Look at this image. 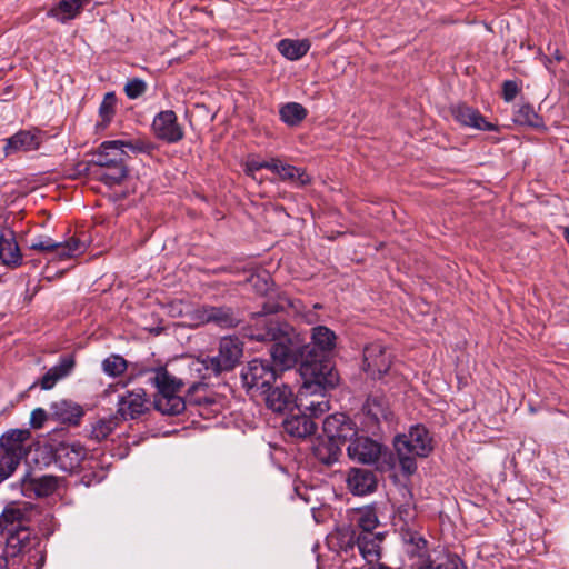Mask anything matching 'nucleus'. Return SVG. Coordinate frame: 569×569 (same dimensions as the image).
Masks as SVG:
<instances>
[{
    "mask_svg": "<svg viewBox=\"0 0 569 569\" xmlns=\"http://www.w3.org/2000/svg\"><path fill=\"white\" fill-rule=\"evenodd\" d=\"M292 307V300L283 293L277 295L276 300L268 298L262 305V311L256 312L252 322L244 329V336L250 340L272 342L271 360L281 368V371L293 367L299 357L309 351L305 338L289 323L269 317Z\"/></svg>",
    "mask_w": 569,
    "mask_h": 569,
    "instance_id": "nucleus-1",
    "label": "nucleus"
},
{
    "mask_svg": "<svg viewBox=\"0 0 569 569\" xmlns=\"http://www.w3.org/2000/svg\"><path fill=\"white\" fill-rule=\"evenodd\" d=\"M337 336L326 326H317L311 330L312 347L309 351L299 357L301 360L300 373L303 379V388L307 392H317L318 390L335 388L339 382L338 371L328 360H317L316 350L321 353L331 352L336 347Z\"/></svg>",
    "mask_w": 569,
    "mask_h": 569,
    "instance_id": "nucleus-2",
    "label": "nucleus"
},
{
    "mask_svg": "<svg viewBox=\"0 0 569 569\" xmlns=\"http://www.w3.org/2000/svg\"><path fill=\"white\" fill-rule=\"evenodd\" d=\"M0 536L6 539V552L11 558L30 552L39 543V537L30 529L24 510L16 505L7 506L0 515Z\"/></svg>",
    "mask_w": 569,
    "mask_h": 569,
    "instance_id": "nucleus-3",
    "label": "nucleus"
},
{
    "mask_svg": "<svg viewBox=\"0 0 569 569\" xmlns=\"http://www.w3.org/2000/svg\"><path fill=\"white\" fill-rule=\"evenodd\" d=\"M151 375L148 380L157 388L153 407L157 411L164 416H178L186 409L184 399L179 392L184 387L182 379L169 373L163 367L150 369Z\"/></svg>",
    "mask_w": 569,
    "mask_h": 569,
    "instance_id": "nucleus-4",
    "label": "nucleus"
},
{
    "mask_svg": "<svg viewBox=\"0 0 569 569\" xmlns=\"http://www.w3.org/2000/svg\"><path fill=\"white\" fill-rule=\"evenodd\" d=\"M395 450L399 458L401 470L412 475L417 470L416 458H425L432 451L431 438L428 430L421 426H412L408 433L395 438Z\"/></svg>",
    "mask_w": 569,
    "mask_h": 569,
    "instance_id": "nucleus-5",
    "label": "nucleus"
},
{
    "mask_svg": "<svg viewBox=\"0 0 569 569\" xmlns=\"http://www.w3.org/2000/svg\"><path fill=\"white\" fill-rule=\"evenodd\" d=\"M279 371L282 372L281 368L278 370L271 360L254 358L241 368L242 387L250 396L258 397L276 383Z\"/></svg>",
    "mask_w": 569,
    "mask_h": 569,
    "instance_id": "nucleus-6",
    "label": "nucleus"
},
{
    "mask_svg": "<svg viewBox=\"0 0 569 569\" xmlns=\"http://www.w3.org/2000/svg\"><path fill=\"white\" fill-rule=\"evenodd\" d=\"M243 356V343L237 337H223L219 342L218 355L203 358L200 363L204 369L203 378L218 377L231 371Z\"/></svg>",
    "mask_w": 569,
    "mask_h": 569,
    "instance_id": "nucleus-7",
    "label": "nucleus"
},
{
    "mask_svg": "<svg viewBox=\"0 0 569 569\" xmlns=\"http://www.w3.org/2000/svg\"><path fill=\"white\" fill-rule=\"evenodd\" d=\"M29 249L52 253L53 259L63 261L83 254L87 250V244L76 237H71L63 242H57L52 238L44 236L33 240L29 244Z\"/></svg>",
    "mask_w": 569,
    "mask_h": 569,
    "instance_id": "nucleus-8",
    "label": "nucleus"
},
{
    "mask_svg": "<svg viewBox=\"0 0 569 569\" xmlns=\"http://www.w3.org/2000/svg\"><path fill=\"white\" fill-rule=\"evenodd\" d=\"M191 320L197 325L213 323L221 329H231L240 322V316L236 309L229 306L203 305L191 313Z\"/></svg>",
    "mask_w": 569,
    "mask_h": 569,
    "instance_id": "nucleus-9",
    "label": "nucleus"
},
{
    "mask_svg": "<svg viewBox=\"0 0 569 569\" xmlns=\"http://www.w3.org/2000/svg\"><path fill=\"white\" fill-rule=\"evenodd\" d=\"M52 455L56 465L60 470L74 473L78 472L87 459V449L78 441H61L52 446Z\"/></svg>",
    "mask_w": 569,
    "mask_h": 569,
    "instance_id": "nucleus-10",
    "label": "nucleus"
},
{
    "mask_svg": "<svg viewBox=\"0 0 569 569\" xmlns=\"http://www.w3.org/2000/svg\"><path fill=\"white\" fill-rule=\"evenodd\" d=\"M391 351L381 342H371L363 349V369L372 379H381L390 370Z\"/></svg>",
    "mask_w": 569,
    "mask_h": 569,
    "instance_id": "nucleus-11",
    "label": "nucleus"
},
{
    "mask_svg": "<svg viewBox=\"0 0 569 569\" xmlns=\"http://www.w3.org/2000/svg\"><path fill=\"white\" fill-rule=\"evenodd\" d=\"M385 450L387 448L380 442L358 433L347 447L348 457L353 461L365 465L376 463Z\"/></svg>",
    "mask_w": 569,
    "mask_h": 569,
    "instance_id": "nucleus-12",
    "label": "nucleus"
},
{
    "mask_svg": "<svg viewBox=\"0 0 569 569\" xmlns=\"http://www.w3.org/2000/svg\"><path fill=\"white\" fill-rule=\"evenodd\" d=\"M152 131L154 136L167 143H177L183 139L184 132L178 123L174 111L164 110L157 113L152 121Z\"/></svg>",
    "mask_w": 569,
    "mask_h": 569,
    "instance_id": "nucleus-13",
    "label": "nucleus"
},
{
    "mask_svg": "<svg viewBox=\"0 0 569 569\" xmlns=\"http://www.w3.org/2000/svg\"><path fill=\"white\" fill-rule=\"evenodd\" d=\"M322 429L328 439L341 445L350 442L358 433L356 423L345 413H333L323 420Z\"/></svg>",
    "mask_w": 569,
    "mask_h": 569,
    "instance_id": "nucleus-14",
    "label": "nucleus"
},
{
    "mask_svg": "<svg viewBox=\"0 0 569 569\" xmlns=\"http://www.w3.org/2000/svg\"><path fill=\"white\" fill-rule=\"evenodd\" d=\"M117 413L123 419H138L148 411V398L144 389L127 390L119 396Z\"/></svg>",
    "mask_w": 569,
    "mask_h": 569,
    "instance_id": "nucleus-15",
    "label": "nucleus"
},
{
    "mask_svg": "<svg viewBox=\"0 0 569 569\" xmlns=\"http://www.w3.org/2000/svg\"><path fill=\"white\" fill-rule=\"evenodd\" d=\"M362 411L366 416L367 428L372 432H375L376 429H380L382 421L388 422L392 418L389 403L383 396H369L363 405Z\"/></svg>",
    "mask_w": 569,
    "mask_h": 569,
    "instance_id": "nucleus-16",
    "label": "nucleus"
},
{
    "mask_svg": "<svg viewBox=\"0 0 569 569\" xmlns=\"http://www.w3.org/2000/svg\"><path fill=\"white\" fill-rule=\"evenodd\" d=\"M127 153L121 140L103 141L92 154L90 163L100 168H111L124 164Z\"/></svg>",
    "mask_w": 569,
    "mask_h": 569,
    "instance_id": "nucleus-17",
    "label": "nucleus"
},
{
    "mask_svg": "<svg viewBox=\"0 0 569 569\" xmlns=\"http://www.w3.org/2000/svg\"><path fill=\"white\" fill-rule=\"evenodd\" d=\"M268 409L276 413H283L292 410L296 406V397L288 385H272L268 391L261 395Z\"/></svg>",
    "mask_w": 569,
    "mask_h": 569,
    "instance_id": "nucleus-18",
    "label": "nucleus"
},
{
    "mask_svg": "<svg viewBox=\"0 0 569 569\" xmlns=\"http://www.w3.org/2000/svg\"><path fill=\"white\" fill-rule=\"evenodd\" d=\"M4 154L11 156L18 152H28L39 149L42 138L39 131L20 130L4 140Z\"/></svg>",
    "mask_w": 569,
    "mask_h": 569,
    "instance_id": "nucleus-19",
    "label": "nucleus"
},
{
    "mask_svg": "<svg viewBox=\"0 0 569 569\" xmlns=\"http://www.w3.org/2000/svg\"><path fill=\"white\" fill-rule=\"evenodd\" d=\"M451 112L455 120L462 126L483 131H493L497 129V127L488 122L477 109L465 103L453 106Z\"/></svg>",
    "mask_w": 569,
    "mask_h": 569,
    "instance_id": "nucleus-20",
    "label": "nucleus"
},
{
    "mask_svg": "<svg viewBox=\"0 0 569 569\" xmlns=\"http://www.w3.org/2000/svg\"><path fill=\"white\" fill-rule=\"evenodd\" d=\"M28 429H11L0 438V451L10 457L23 459L26 456L24 442L30 438Z\"/></svg>",
    "mask_w": 569,
    "mask_h": 569,
    "instance_id": "nucleus-21",
    "label": "nucleus"
},
{
    "mask_svg": "<svg viewBox=\"0 0 569 569\" xmlns=\"http://www.w3.org/2000/svg\"><path fill=\"white\" fill-rule=\"evenodd\" d=\"M347 486L353 495L365 496L376 490L377 478L371 470L352 468L347 477Z\"/></svg>",
    "mask_w": 569,
    "mask_h": 569,
    "instance_id": "nucleus-22",
    "label": "nucleus"
},
{
    "mask_svg": "<svg viewBox=\"0 0 569 569\" xmlns=\"http://www.w3.org/2000/svg\"><path fill=\"white\" fill-rule=\"evenodd\" d=\"M284 431L295 438L305 439L312 436L317 430L313 419L298 409L297 413H291L282 422Z\"/></svg>",
    "mask_w": 569,
    "mask_h": 569,
    "instance_id": "nucleus-23",
    "label": "nucleus"
},
{
    "mask_svg": "<svg viewBox=\"0 0 569 569\" xmlns=\"http://www.w3.org/2000/svg\"><path fill=\"white\" fill-rule=\"evenodd\" d=\"M0 259L11 268L21 264L22 256L16 240V233L9 227H3L0 233Z\"/></svg>",
    "mask_w": 569,
    "mask_h": 569,
    "instance_id": "nucleus-24",
    "label": "nucleus"
},
{
    "mask_svg": "<svg viewBox=\"0 0 569 569\" xmlns=\"http://www.w3.org/2000/svg\"><path fill=\"white\" fill-rule=\"evenodd\" d=\"M383 539L385 533L382 532H360L358 535V549L368 565L379 562Z\"/></svg>",
    "mask_w": 569,
    "mask_h": 569,
    "instance_id": "nucleus-25",
    "label": "nucleus"
},
{
    "mask_svg": "<svg viewBox=\"0 0 569 569\" xmlns=\"http://www.w3.org/2000/svg\"><path fill=\"white\" fill-rule=\"evenodd\" d=\"M50 410L54 420L74 426L79 423L84 413L80 405L66 399L52 402Z\"/></svg>",
    "mask_w": 569,
    "mask_h": 569,
    "instance_id": "nucleus-26",
    "label": "nucleus"
},
{
    "mask_svg": "<svg viewBox=\"0 0 569 569\" xmlns=\"http://www.w3.org/2000/svg\"><path fill=\"white\" fill-rule=\"evenodd\" d=\"M90 3V0H60L57 6L48 11V17L54 18L61 23L76 19Z\"/></svg>",
    "mask_w": 569,
    "mask_h": 569,
    "instance_id": "nucleus-27",
    "label": "nucleus"
},
{
    "mask_svg": "<svg viewBox=\"0 0 569 569\" xmlns=\"http://www.w3.org/2000/svg\"><path fill=\"white\" fill-rule=\"evenodd\" d=\"M74 365L76 362L72 356L61 357L59 363L50 368L41 378L39 382L41 389H52L59 380L68 377L71 373Z\"/></svg>",
    "mask_w": 569,
    "mask_h": 569,
    "instance_id": "nucleus-28",
    "label": "nucleus"
},
{
    "mask_svg": "<svg viewBox=\"0 0 569 569\" xmlns=\"http://www.w3.org/2000/svg\"><path fill=\"white\" fill-rule=\"evenodd\" d=\"M58 487L57 477L43 475L40 477H27L22 480V488L26 493H33L36 497H47L56 491Z\"/></svg>",
    "mask_w": 569,
    "mask_h": 569,
    "instance_id": "nucleus-29",
    "label": "nucleus"
},
{
    "mask_svg": "<svg viewBox=\"0 0 569 569\" xmlns=\"http://www.w3.org/2000/svg\"><path fill=\"white\" fill-rule=\"evenodd\" d=\"M271 171L279 176V179L297 186H306L311 179L308 173L298 167L283 163L280 159L273 158Z\"/></svg>",
    "mask_w": 569,
    "mask_h": 569,
    "instance_id": "nucleus-30",
    "label": "nucleus"
},
{
    "mask_svg": "<svg viewBox=\"0 0 569 569\" xmlns=\"http://www.w3.org/2000/svg\"><path fill=\"white\" fill-rule=\"evenodd\" d=\"M309 49L308 40L282 39L278 42L279 52L291 61L302 58Z\"/></svg>",
    "mask_w": 569,
    "mask_h": 569,
    "instance_id": "nucleus-31",
    "label": "nucleus"
},
{
    "mask_svg": "<svg viewBox=\"0 0 569 569\" xmlns=\"http://www.w3.org/2000/svg\"><path fill=\"white\" fill-rule=\"evenodd\" d=\"M401 536L402 541L408 546V553L420 558L426 556L428 542L419 532L407 529Z\"/></svg>",
    "mask_w": 569,
    "mask_h": 569,
    "instance_id": "nucleus-32",
    "label": "nucleus"
},
{
    "mask_svg": "<svg viewBox=\"0 0 569 569\" xmlns=\"http://www.w3.org/2000/svg\"><path fill=\"white\" fill-rule=\"evenodd\" d=\"M307 110L298 102H288L279 110L280 119L288 126L295 127L307 117Z\"/></svg>",
    "mask_w": 569,
    "mask_h": 569,
    "instance_id": "nucleus-33",
    "label": "nucleus"
},
{
    "mask_svg": "<svg viewBox=\"0 0 569 569\" xmlns=\"http://www.w3.org/2000/svg\"><path fill=\"white\" fill-rule=\"evenodd\" d=\"M418 569H467V566L458 555L447 553L439 562L428 557Z\"/></svg>",
    "mask_w": 569,
    "mask_h": 569,
    "instance_id": "nucleus-34",
    "label": "nucleus"
},
{
    "mask_svg": "<svg viewBox=\"0 0 569 569\" xmlns=\"http://www.w3.org/2000/svg\"><path fill=\"white\" fill-rule=\"evenodd\" d=\"M513 122L520 126H529L532 128L541 127L542 119L535 111L533 107L526 103L520 106L513 113Z\"/></svg>",
    "mask_w": 569,
    "mask_h": 569,
    "instance_id": "nucleus-35",
    "label": "nucleus"
},
{
    "mask_svg": "<svg viewBox=\"0 0 569 569\" xmlns=\"http://www.w3.org/2000/svg\"><path fill=\"white\" fill-rule=\"evenodd\" d=\"M353 520L356 521L357 527L362 530L361 532H373V529L379 525L375 508L369 506L358 509L355 512Z\"/></svg>",
    "mask_w": 569,
    "mask_h": 569,
    "instance_id": "nucleus-36",
    "label": "nucleus"
},
{
    "mask_svg": "<svg viewBox=\"0 0 569 569\" xmlns=\"http://www.w3.org/2000/svg\"><path fill=\"white\" fill-rule=\"evenodd\" d=\"M341 443L328 439L327 442L320 443L316 448L317 458L325 465L330 466L338 461L339 456L341 455Z\"/></svg>",
    "mask_w": 569,
    "mask_h": 569,
    "instance_id": "nucleus-37",
    "label": "nucleus"
},
{
    "mask_svg": "<svg viewBox=\"0 0 569 569\" xmlns=\"http://www.w3.org/2000/svg\"><path fill=\"white\" fill-rule=\"evenodd\" d=\"M302 391L305 393H309L311 396L319 395L321 397L320 400H310L308 405H305L306 410L309 411L310 418H318L319 416L323 415L325 412L330 410L329 400L325 399V392L329 390L330 388L318 390L317 392H307L303 386L301 387Z\"/></svg>",
    "mask_w": 569,
    "mask_h": 569,
    "instance_id": "nucleus-38",
    "label": "nucleus"
},
{
    "mask_svg": "<svg viewBox=\"0 0 569 569\" xmlns=\"http://www.w3.org/2000/svg\"><path fill=\"white\" fill-rule=\"evenodd\" d=\"M338 551L348 553L358 547V535L353 529L342 528L337 531Z\"/></svg>",
    "mask_w": 569,
    "mask_h": 569,
    "instance_id": "nucleus-39",
    "label": "nucleus"
},
{
    "mask_svg": "<svg viewBox=\"0 0 569 569\" xmlns=\"http://www.w3.org/2000/svg\"><path fill=\"white\" fill-rule=\"evenodd\" d=\"M98 179L104 184L112 187L116 184H120L122 180L127 177V168L126 164L106 168V171H101L97 173Z\"/></svg>",
    "mask_w": 569,
    "mask_h": 569,
    "instance_id": "nucleus-40",
    "label": "nucleus"
},
{
    "mask_svg": "<svg viewBox=\"0 0 569 569\" xmlns=\"http://www.w3.org/2000/svg\"><path fill=\"white\" fill-rule=\"evenodd\" d=\"M127 368V360L119 355H111L102 361V370L110 377L121 376Z\"/></svg>",
    "mask_w": 569,
    "mask_h": 569,
    "instance_id": "nucleus-41",
    "label": "nucleus"
},
{
    "mask_svg": "<svg viewBox=\"0 0 569 569\" xmlns=\"http://www.w3.org/2000/svg\"><path fill=\"white\" fill-rule=\"evenodd\" d=\"M123 149L132 151L133 153L152 154L157 150L156 143L147 139L121 140Z\"/></svg>",
    "mask_w": 569,
    "mask_h": 569,
    "instance_id": "nucleus-42",
    "label": "nucleus"
},
{
    "mask_svg": "<svg viewBox=\"0 0 569 569\" xmlns=\"http://www.w3.org/2000/svg\"><path fill=\"white\" fill-rule=\"evenodd\" d=\"M21 459L0 453V483L10 478L17 470Z\"/></svg>",
    "mask_w": 569,
    "mask_h": 569,
    "instance_id": "nucleus-43",
    "label": "nucleus"
},
{
    "mask_svg": "<svg viewBox=\"0 0 569 569\" xmlns=\"http://www.w3.org/2000/svg\"><path fill=\"white\" fill-rule=\"evenodd\" d=\"M117 97L114 92L104 94L103 100L99 107V114L104 123H109L116 112Z\"/></svg>",
    "mask_w": 569,
    "mask_h": 569,
    "instance_id": "nucleus-44",
    "label": "nucleus"
},
{
    "mask_svg": "<svg viewBox=\"0 0 569 569\" xmlns=\"http://www.w3.org/2000/svg\"><path fill=\"white\" fill-rule=\"evenodd\" d=\"M116 423L112 420H99L91 429L90 438L97 441H102L114 430Z\"/></svg>",
    "mask_w": 569,
    "mask_h": 569,
    "instance_id": "nucleus-45",
    "label": "nucleus"
},
{
    "mask_svg": "<svg viewBox=\"0 0 569 569\" xmlns=\"http://www.w3.org/2000/svg\"><path fill=\"white\" fill-rule=\"evenodd\" d=\"M147 83L140 78H133L128 80L124 86V93L129 99H138L147 91Z\"/></svg>",
    "mask_w": 569,
    "mask_h": 569,
    "instance_id": "nucleus-46",
    "label": "nucleus"
},
{
    "mask_svg": "<svg viewBox=\"0 0 569 569\" xmlns=\"http://www.w3.org/2000/svg\"><path fill=\"white\" fill-rule=\"evenodd\" d=\"M273 159L269 161H260L256 158H249L244 164V172L254 180H258L256 173L261 169H268L271 171Z\"/></svg>",
    "mask_w": 569,
    "mask_h": 569,
    "instance_id": "nucleus-47",
    "label": "nucleus"
},
{
    "mask_svg": "<svg viewBox=\"0 0 569 569\" xmlns=\"http://www.w3.org/2000/svg\"><path fill=\"white\" fill-rule=\"evenodd\" d=\"M519 86L513 80H506L502 83V98L506 102H511L519 92Z\"/></svg>",
    "mask_w": 569,
    "mask_h": 569,
    "instance_id": "nucleus-48",
    "label": "nucleus"
},
{
    "mask_svg": "<svg viewBox=\"0 0 569 569\" xmlns=\"http://www.w3.org/2000/svg\"><path fill=\"white\" fill-rule=\"evenodd\" d=\"M48 419V413L42 408H37L31 412L30 416V426L33 429H40L43 427L46 420Z\"/></svg>",
    "mask_w": 569,
    "mask_h": 569,
    "instance_id": "nucleus-49",
    "label": "nucleus"
},
{
    "mask_svg": "<svg viewBox=\"0 0 569 569\" xmlns=\"http://www.w3.org/2000/svg\"><path fill=\"white\" fill-rule=\"evenodd\" d=\"M33 557H38L36 560V566H37V569H40L44 565V561H46L44 552L41 550H36V553Z\"/></svg>",
    "mask_w": 569,
    "mask_h": 569,
    "instance_id": "nucleus-50",
    "label": "nucleus"
},
{
    "mask_svg": "<svg viewBox=\"0 0 569 569\" xmlns=\"http://www.w3.org/2000/svg\"><path fill=\"white\" fill-rule=\"evenodd\" d=\"M10 556L7 555L6 550L3 551V555H0V569H8V558Z\"/></svg>",
    "mask_w": 569,
    "mask_h": 569,
    "instance_id": "nucleus-51",
    "label": "nucleus"
},
{
    "mask_svg": "<svg viewBox=\"0 0 569 569\" xmlns=\"http://www.w3.org/2000/svg\"><path fill=\"white\" fill-rule=\"evenodd\" d=\"M368 569H392V568L382 562H376V563L368 565Z\"/></svg>",
    "mask_w": 569,
    "mask_h": 569,
    "instance_id": "nucleus-52",
    "label": "nucleus"
},
{
    "mask_svg": "<svg viewBox=\"0 0 569 569\" xmlns=\"http://www.w3.org/2000/svg\"><path fill=\"white\" fill-rule=\"evenodd\" d=\"M553 58L557 61H561L562 60V54L560 53V51L558 49L555 50Z\"/></svg>",
    "mask_w": 569,
    "mask_h": 569,
    "instance_id": "nucleus-53",
    "label": "nucleus"
},
{
    "mask_svg": "<svg viewBox=\"0 0 569 569\" xmlns=\"http://www.w3.org/2000/svg\"><path fill=\"white\" fill-rule=\"evenodd\" d=\"M563 237H565L566 241H567V242H568V244H569V227H566V228L563 229Z\"/></svg>",
    "mask_w": 569,
    "mask_h": 569,
    "instance_id": "nucleus-54",
    "label": "nucleus"
}]
</instances>
